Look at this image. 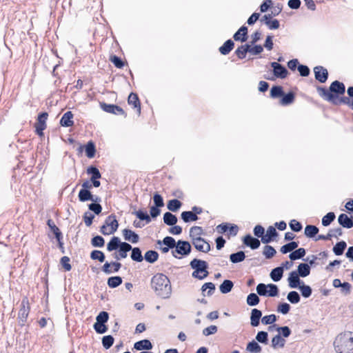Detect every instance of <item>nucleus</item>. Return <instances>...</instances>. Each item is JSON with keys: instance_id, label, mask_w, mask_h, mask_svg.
<instances>
[{"instance_id": "nucleus-61", "label": "nucleus", "mask_w": 353, "mask_h": 353, "mask_svg": "<svg viewBox=\"0 0 353 353\" xmlns=\"http://www.w3.org/2000/svg\"><path fill=\"white\" fill-rule=\"evenodd\" d=\"M276 321V316L275 314H270V315L264 316L261 319V322L264 325L272 324Z\"/></svg>"}, {"instance_id": "nucleus-12", "label": "nucleus", "mask_w": 353, "mask_h": 353, "mask_svg": "<svg viewBox=\"0 0 353 353\" xmlns=\"http://www.w3.org/2000/svg\"><path fill=\"white\" fill-rule=\"evenodd\" d=\"M122 234L125 241H130L132 243H136L139 240V235L131 230L124 229L122 231Z\"/></svg>"}, {"instance_id": "nucleus-44", "label": "nucleus", "mask_w": 353, "mask_h": 353, "mask_svg": "<svg viewBox=\"0 0 353 353\" xmlns=\"http://www.w3.org/2000/svg\"><path fill=\"white\" fill-rule=\"evenodd\" d=\"M181 206V203L177 199H172L168 201L167 208L172 212L177 211Z\"/></svg>"}, {"instance_id": "nucleus-31", "label": "nucleus", "mask_w": 353, "mask_h": 353, "mask_svg": "<svg viewBox=\"0 0 353 353\" xmlns=\"http://www.w3.org/2000/svg\"><path fill=\"white\" fill-rule=\"evenodd\" d=\"M234 286L233 282L230 280H225L220 285L219 290L221 293L227 294L230 292Z\"/></svg>"}, {"instance_id": "nucleus-33", "label": "nucleus", "mask_w": 353, "mask_h": 353, "mask_svg": "<svg viewBox=\"0 0 353 353\" xmlns=\"http://www.w3.org/2000/svg\"><path fill=\"white\" fill-rule=\"evenodd\" d=\"M249 50L250 45L245 44L239 47L236 50L235 53L240 59H243L245 57L247 52H249Z\"/></svg>"}, {"instance_id": "nucleus-59", "label": "nucleus", "mask_w": 353, "mask_h": 353, "mask_svg": "<svg viewBox=\"0 0 353 353\" xmlns=\"http://www.w3.org/2000/svg\"><path fill=\"white\" fill-rule=\"evenodd\" d=\"M268 332H266L265 331H260L257 333V334L256 336V339L259 343L267 344L268 343Z\"/></svg>"}, {"instance_id": "nucleus-38", "label": "nucleus", "mask_w": 353, "mask_h": 353, "mask_svg": "<svg viewBox=\"0 0 353 353\" xmlns=\"http://www.w3.org/2000/svg\"><path fill=\"white\" fill-rule=\"evenodd\" d=\"M294 101V94L292 92H289L282 97L280 101V104L282 105H288L292 103Z\"/></svg>"}, {"instance_id": "nucleus-45", "label": "nucleus", "mask_w": 353, "mask_h": 353, "mask_svg": "<svg viewBox=\"0 0 353 353\" xmlns=\"http://www.w3.org/2000/svg\"><path fill=\"white\" fill-rule=\"evenodd\" d=\"M287 299L289 302L292 304H296L299 303L301 297L299 293L296 291H291L287 295Z\"/></svg>"}, {"instance_id": "nucleus-4", "label": "nucleus", "mask_w": 353, "mask_h": 353, "mask_svg": "<svg viewBox=\"0 0 353 353\" xmlns=\"http://www.w3.org/2000/svg\"><path fill=\"white\" fill-rule=\"evenodd\" d=\"M118 227L119 223L116 216L111 214L105 219L104 224L101 227L100 232L104 235H110L117 230Z\"/></svg>"}, {"instance_id": "nucleus-42", "label": "nucleus", "mask_w": 353, "mask_h": 353, "mask_svg": "<svg viewBox=\"0 0 353 353\" xmlns=\"http://www.w3.org/2000/svg\"><path fill=\"white\" fill-rule=\"evenodd\" d=\"M298 247V243L296 241H292L284 245H283L281 248V252L283 254H286L292 250H295Z\"/></svg>"}, {"instance_id": "nucleus-24", "label": "nucleus", "mask_w": 353, "mask_h": 353, "mask_svg": "<svg viewBox=\"0 0 353 353\" xmlns=\"http://www.w3.org/2000/svg\"><path fill=\"white\" fill-rule=\"evenodd\" d=\"M283 274V267H277L273 269L270 272V278L272 281L277 282L279 281Z\"/></svg>"}, {"instance_id": "nucleus-46", "label": "nucleus", "mask_w": 353, "mask_h": 353, "mask_svg": "<svg viewBox=\"0 0 353 353\" xmlns=\"http://www.w3.org/2000/svg\"><path fill=\"white\" fill-rule=\"evenodd\" d=\"M158 244L163 243L164 245H166L169 247L171 249L175 248L176 242L175 241L174 239L171 236H166L165 237L162 241H158Z\"/></svg>"}, {"instance_id": "nucleus-22", "label": "nucleus", "mask_w": 353, "mask_h": 353, "mask_svg": "<svg viewBox=\"0 0 353 353\" xmlns=\"http://www.w3.org/2000/svg\"><path fill=\"white\" fill-rule=\"evenodd\" d=\"M285 340L280 334H276L272 339V347L274 349L283 347L285 345Z\"/></svg>"}, {"instance_id": "nucleus-63", "label": "nucleus", "mask_w": 353, "mask_h": 353, "mask_svg": "<svg viewBox=\"0 0 353 353\" xmlns=\"http://www.w3.org/2000/svg\"><path fill=\"white\" fill-rule=\"evenodd\" d=\"M268 288L269 289L268 290V296L274 297L278 295L279 289L276 285L268 284Z\"/></svg>"}, {"instance_id": "nucleus-54", "label": "nucleus", "mask_w": 353, "mask_h": 353, "mask_svg": "<svg viewBox=\"0 0 353 353\" xmlns=\"http://www.w3.org/2000/svg\"><path fill=\"white\" fill-rule=\"evenodd\" d=\"M114 341L111 335L104 336L102 339V345L105 349L108 350L113 345Z\"/></svg>"}, {"instance_id": "nucleus-50", "label": "nucleus", "mask_w": 353, "mask_h": 353, "mask_svg": "<svg viewBox=\"0 0 353 353\" xmlns=\"http://www.w3.org/2000/svg\"><path fill=\"white\" fill-rule=\"evenodd\" d=\"M95 152H96V150H95L94 144L91 141L88 142L87 143V145H85L86 156L88 158H92V157H94V156L95 154Z\"/></svg>"}, {"instance_id": "nucleus-36", "label": "nucleus", "mask_w": 353, "mask_h": 353, "mask_svg": "<svg viewBox=\"0 0 353 353\" xmlns=\"http://www.w3.org/2000/svg\"><path fill=\"white\" fill-rule=\"evenodd\" d=\"M79 199L81 202L90 201L92 199V194L88 190H81L79 192Z\"/></svg>"}, {"instance_id": "nucleus-57", "label": "nucleus", "mask_w": 353, "mask_h": 353, "mask_svg": "<svg viewBox=\"0 0 353 353\" xmlns=\"http://www.w3.org/2000/svg\"><path fill=\"white\" fill-rule=\"evenodd\" d=\"M91 243L92 246L101 248L104 245V239L101 236H96L92 239Z\"/></svg>"}, {"instance_id": "nucleus-55", "label": "nucleus", "mask_w": 353, "mask_h": 353, "mask_svg": "<svg viewBox=\"0 0 353 353\" xmlns=\"http://www.w3.org/2000/svg\"><path fill=\"white\" fill-rule=\"evenodd\" d=\"M335 219L334 212H328L322 219V225L323 226H328Z\"/></svg>"}, {"instance_id": "nucleus-58", "label": "nucleus", "mask_w": 353, "mask_h": 353, "mask_svg": "<svg viewBox=\"0 0 353 353\" xmlns=\"http://www.w3.org/2000/svg\"><path fill=\"white\" fill-rule=\"evenodd\" d=\"M108 318L109 314L107 312H101L96 318V323L105 324L108 321Z\"/></svg>"}, {"instance_id": "nucleus-30", "label": "nucleus", "mask_w": 353, "mask_h": 353, "mask_svg": "<svg viewBox=\"0 0 353 353\" xmlns=\"http://www.w3.org/2000/svg\"><path fill=\"white\" fill-rule=\"evenodd\" d=\"M245 259V252L243 251H239L236 253L231 254L230 255V260L233 263H237L244 261Z\"/></svg>"}, {"instance_id": "nucleus-5", "label": "nucleus", "mask_w": 353, "mask_h": 353, "mask_svg": "<svg viewBox=\"0 0 353 353\" xmlns=\"http://www.w3.org/2000/svg\"><path fill=\"white\" fill-rule=\"evenodd\" d=\"M191 249V245L189 242L179 240L176 242L175 249L172 250V254L174 258L181 259L177 254L187 256L190 253Z\"/></svg>"}, {"instance_id": "nucleus-62", "label": "nucleus", "mask_w": 353, "mask_h": 353, "mask_svg": "<svg viewBox=\"0 0 353 353\" xmlns=\"http://www.w3.org/2000/svg\"><path fill=\"white\" fill-rule=\"evenodd\" d=\"M202 291L203 292H205L207 290H208V292H207V294L208 296H210L213 294L214 290H215V285L214 283H211V282H209V283H205L204 285H203L202 286Z\"/></svg>"}, {"instance_id": "nucleus-53", "label": "nucleus", "mask_w": 353, "mask_h": 353, "mask_svg": "<svg viewBox=\"0 0 353 353\" xmlns=\"http://www.w3.org/2000/svg\"><path fill=\"white\" fill-rule=\"evenodd\" d=\"M283 95V91L281 86H273L270 90V96L272 98H277Z\"/></svg>"}, {"instance_id": "nucleus-64", "label": "nucleus", "mask_w": 353, "mask_h": 353, "mask_svg": "<svg viewBox=\"0 0 353 353\" xmlns=\"http://www.w3.org/2000/svg\"><path fill=\"white\" fill-rule=\"evenodd\" d=\"M256 292L260 296H268V285L259 283L256 286Z\"/></svg>"}, {"instance_id": "nucleus-56", "label": "nucleus", "mask_w": 353, "mask_h": 353, "mask_svg": "<svg viewBox=\"0 0 353 353\" xmlns=\"http://www.w3.org/2000/svg\"><path fill=\"white\" fill-rule=\"evenodd\" d=\"M263 254L266 259H271L276 254V250L273 247L270 245H265L264 247Z\"/></svg>"}, {"instance_id": "nucleus-52", "label": "nucleus", "mask_w": 353, "mask_h": 353, "mask_svg": "<svg viewBox=\"0 0 353 353\" xmlns=\"http://www.w3.org/2000/svg\"><path fill=\"white\" fill-rule=\"evenodd\" d=\"M90 258L92 260H98L100 262H103L105 260V255L101 251L95 250L91 252Z\"/></svg>"}, {"instance_id": "nucleus-49", "label": "nucleus", "mask_w": 353, "mask_h": 353, "mask_svg": "<svg viewBox=\"0 0 353 353\" xmlns=\"http://www.w3.org/2000/svg\"><path fill=\"white\" fill-rule=\"evenodd\" d=\"M259 301L260 299L255 293H251L247 297V304L250 306H255Z\"/></svg>"}, {"instance_id": "nucleus-3", "label": "nucleus", "mask_w": 353, "mask_h": 353, "mask_svg": "<svg viewBox=\"0 0 353 353\" xmlns=\"http://www.w3.org/2000/svg\"><path fill=\"white\" fill-rule=\"evenodd\" d=\"M190 265L194 270L192 274V277L202 280L208 276V271L206 261L194 259L190 261Z\"/></svg>"}, {"instance_id": "nucleus-47", "label": "nucleus", "mask_w": 353, "mask_h": 353, "mask_svg": "<svg viewBox=\"0 0 353 353\" xmlns=\"http://www.w3.org/2000/svg\"><path fill=\"white\" fill-rule=\"evenodd\" d=\"M132 214H135L140 221H145L146 223H149L151 221L150 216L147 214V212H144L142 210L133 212Z\"/></svg>"}, {"instance_id": "nucleus-40", "label": "nucleus", "mask_w": 353, "mask_h": 353, "mask_svg": "<svg viewBox=\"0 0 353 353\" xmlns=\"http://www.w3.org/2000/svg\"><path fill=\"white\" fill-rule=\"evenodd\" d=\"M346 246L347 244L345 241H340L334 246L333 252L337 256L341 255L343 254Z\"/></svg>"}, {"instance_id": "nucleus-28", "label": "nucleus", "mask_w": 353, "mask_h": 353, "mask_svg": "<svg viewBox=\"0 0 353 353\" xmlns=\"http://www.w3.org/2000/svg\"><path fill=\"white\" fill-rule=\"evenodd\" d=\"M181 219L185 223L190 221H195L198 220V216L196 214L191 211H185L181 213Z\"/></svg>"}, {"instance_id": "nucleus-29", "label": "nucleus", "mask_w": 353, "mask_h": 353, "mask_svg": "<svg viewBox=\"0 0 353 353\" xmlns=\"http://www.w3.org/2000/svg\"><path fill=\"white\" fill-rule=\"evenodd\" d=\"M177 221L176 216L171 212H168L163 214V221L168 225L172 226L177 223Z\"/></svg>"}, {"instance_id": "nucleus-10", "label": "nucleus", "mask_w": 353, "mask_h": 353, "mask_svg": "<svg viewBox=\"0 0 353 353\" xmlns=\"http://www.w3.org/2000/svg\"><path fill=\"white\" fill-rule=\"evenodd\" d=\"M315 79L321 83H325L328 77L327 70L323 66H316L314 68Z\"/></svg>"}, {"instance_id": "nucleus-19", "label": "nucleus", "mask_w": 353, "mask_h": 353, "mask_svg": "<svg viewBox=\"0 0 353 353\" xmlns=\"http://www.w3.org/2000/svg\"><path fill=\"white\" fill-rule=\"evenodd\" d=\"M338 221L341 225L345 228L353 227V221L345 214H341L338 218Z\"/></svg>"}, {"instance_id": "nucleus-25", "label": "nucleus", "mask_w": 353, "mask_h": 353, "mask_svg": "<svg viewBox=\"0 0 353 353\" xmlns=\"http://www.w3.org/2000/svg\"><path fill=\"white\" fill-rule=\"evenodd\" d=\"M234 46V42L231 39H228L219 48V52L222 54L226 55L233 49Z\"/></svg>"}, {"instance_id": "nucleus-20", "label": "nucleus", "mask_w": 353, "mask_h": 353, "mask_svg": "<svg viewBox=\"0 0 353 353\" xmlns=\"http://www.w3.org/2000/svg\"><path fill=\"white\" fill-rule=\"evenodd\" d=\"M248 28L245 26H242L239 30L234 34L233 38L235 41H241L244 42L247 39Z\"/></svg>"}, {"instance_id": "nucleus-8", "label": "nucleus", "mask_w": 353, "mask_h": 353, "mask_svg": "<svg viewBox=\"0 0 353 353\" xmlns=\"http://www.w3.org/2000/svg\"><path fill=\"white\" fill-rule=\"evenodd\" d=\"M101 109L108 113H112L114 114H122L126 116L124 110L119 106L114 104H107L105 103H101L100 104Z\"/></svg>"}, {"instance_id": "nucleus-23", "label": "nucleus", "mask_w": 353, "mask_h": 353, "mask_svg": "<svg viewBox=\"0 0 353 353\" xmlns=\"http://www.w3.org/2000/svg\"><path fill=\"white\" fill-rule=\"evenodd\" d=\"M203 234V230L199 226H193L190 230V236L192 241L196 239H201V235Z\"/></svg>"}, {"instance_id": "nucleus-11", "label": "nucleus", "mask_w": 353, "mask_h": 353, "mask_svg": "<svg viewBox=\"0 0 353 353\" xmlns=\"http://www.w3.org/2000/svg\"><path fill=\"white\" fill-rule=\"evenodd\" d=\"M299 276V274H296V271H292L290 273L288 282L290 288H297L302 284L301 282L303 281Z\"/></svg>"}, {"instance_id": "nucleus-9", "label": "nucleus", "mask_w": 353, "mask_h": 353, "mask_svg": "<svg viewBox=\"0 0 353 353\" xmlns=\"http://www.w3.org/2000/svg\"><path fill=\"white\" fill-rule=\"evenodd\" d=\"M192 245L196 250L204 253H208L210 250V245L204 239H196L192 241Z\"/></svg>"}, {"instance_id": "nucleus-60", "label": "nucleus", "mask_w": 353, "mask_h": 353, "mask_svg": "<svg viewBox=\"0 0 353 353\" xmlns=\"http://www.w3.org/2000/svg\"><path fill=\"white\" fill-rule=\"evenodd\" d=\"M276 331L279 332L278 334L285 338L288 337L291 334V330L288 326L277 327Z\"/></svg>"}, {"instance_id": "nucleus-17", "label": "nucleus", "mask_w": 353, "mask_h": 353, "mask_svg": "<svg viewBox=\"0 0 353 353\" xmlns=\"http://www.w3.org/2000/svg\"><path fill=\"white\" fill-rule=\"evenodd\" d=\"M276 236L277 232L276 229L273 226H270L267 230L266 234L262 236L261 241L263 243H268L272 240V238Z\"/></svg>"}, {"instance_id": "nucleus-7", "label": "nucleus", "mask_w": 353, "mask_h": 353, "mask_svg": "<svg viewBox=\"0 0 353 353\" xmlns=\"http://www.w3.org/2000/svg\"><path fill=\"white\" fill-rule=\"evenodd\" d=\"M271 67L273 69V74L276 78L285 79L288 76V70L281 64L272 62Z\"/></svg>"}, {"instance_id": "nucleus-51", "label": "nucleus", "mask_w": 353, "mask_h": 353, "mask_svg": "<svg viewBox=\"0 0 353 353\" xmlns=\"http://www.w3.org/2000/svg\"><path fill=\"white\" fill-rule=\"evenodd\" d=\"M87 173L91 174L90 179H99L101 177V174L96 167L90 166L87 169Z\"/></svg>"}, {"instance_id": "nucleus-39", "label": "nucleus", "mask_w": 353, "mask_h": 353, "mask_svg": "<svg viewBox=\"0 0 353 353\" xmlns=\"http://www.w3.org/2000/svg\"><path fill=\"white\" fill-rule=\"evenodd\" d=\"M131 259L132 260L137 262H141L143 260V257L141 254V251L139 248H132Z\"/></svg>"}, {"instance_id": "nucleus-16", "label": "nucleus", "mask_w": 353, "mask_h": 353, "mask_svg": "<svg viewBox=\"0 0 353 353\" xmlns=\"http://www.w3.org/2000/svg\"><path fill=\"white\" fill-rule=\"evenodd\" d=\"M60 124L64 127H71L73 125V114L72 112L68 111L62 116Z\"/></svg>"}, {"instance_id": "nucleus-41", "label": "nucleus", "mask_w": 353, "mask_h": 353, "mask_svg": "<svg viewBox=\"0 0 353 353\" xmlns=\"http://www.w3.org/2000/svg\"><path fill=\"white\" fill-rule=\"evenodd\" d=\"M122 283V279L119 276H112L108 279V285L111 288L118 287Z\"/></svg>"}, {"instance_id": "nucleus-32", "label": "nucleus", "mask_w": 353, "mask_h": 353, "mask_svg": "<svg viewBox=\"0 0 353 353\" xmlns=\"http://www.w3.org/2000/svg\"><path fill=\"white\" fill-rule=\"evenodd\" d=\"M121 241L119 237L113 236L107 245V250L109 252L117 250L121 245Z\"/></svg>"}, {"instance_id": "nucleus-26", "label": "nucleus", "mask_w": 353, "mask_h": 353, "mask_svg": "<svg viewBox=\"0 0 353 353\" xmlns=\"http://www.w3.org/2000/svg\"><path fill=\"white\" fill-rule=\"evenodd\" d=\"M158 259L159 254L154 250H148L145 253L144 259L150 263H154Z\"/></svg>"}, {"instance_id": "nucleus-2", "label": "nucleus", "mask_w": 353, "mask_h": 353, "mask_svg": "<svg viewBox=\"0 0 353 353\" xmlns=\"http://www.w3.org/2000/svg\"><path fill=\"white\" fill-rule=\"evenodd\" d=\"M317 90L319 95L324 99L336 103V96L332 92L342 94L345 92V88L343 83L335 81L330 85V90L323 88H318Z\"/></svg>"}, {"instance_id": "nucleus-27", "label": "nucleus", "mask_w": 353, "mask_h": 353, "mask_svg": "<svg viewBox=\"0 0 353 353\" xmlns=\"http://www.w3.org/2000/svg\"><path fill=\"white\" fill-rule=\"evenodd\" d=\"M310 273V268L307 263H301L298 266L296 274L301 277H305Z\"/></svg>"}, {"instance_id": "nucleus-43", "label": "nucleus", "mask_w": 353, "mask_h": 353, "mask_svg": "<svg viewBox=\"0 0 353 353\" xmlns=\"http://www.w3.org/2000/svg\"><path fill=\"white\" fill-rule=\"evenodd\" d=\"M302 284L299 287L301 291V295L304 298H308L311 296L312 290L310 286L305 285L304 282H301Z\"/></svg>"}, {"instance_id": "nucleus-48", "label": "nucleus", "mask_w": 353, "mask_h": 353, "mask_svg": "<svg viewBox=\"0 0 353 353\" xmlns=\"http://www.w3.org/2000/svg\"><path fill=\"white\" fill-rule=\"evenodd\" d=\"M48 225L49 226V228L51 229V230L54 234L57 241H60L61 233L59 229L56 226V225L54 223V222L50 219H49L48 221Z\"/></svg>"}, {"instance_id": "nucleus-15", "label": "nucleus", "mask_w": 353, "mask_h": 353, "mask_svg": "<svg viewBox=\"0 0 353 353\" xmlns=\"http://www.w3.org/2000/svg\"><path fill=\"white\" fill-rule=\"evenodd\" d=\"M262 316V312L258 309H252L250 316V324L253 327H256L259 325L260 319Z\"/></svg>"}, {"instance_id": "nucleus-14", "label": "nucleus", "mask_w": 353, "mask_h": 353, "mask_svg": "<svg viewBox=\"0 0 353 353\" xmlns=\"http://www.w3.org/2000/svg\"><path fill=\"white\" fill-rule=\"evenodd\" d=\"M132 250V246L126 242H122L119 246V254L115 256L117 260L127 257V252Z\"/></svg>"}, {"instance_id": "nucleus-34", "label": "nucleus", "mask_w": 353, "mask_h": 353, "mask_svg": "<svg viewBox=\"0 0 353 353\" xmlns=\"http://www.w3.org/2000/svg\"><path fill=\"white\" fill-rule=\"evenodd\" d=\"M319 232V228L315 225H308L305 228V235L309 238H313Z\"/></svg>"}, {"instance_id": "nucleus-37", "label": "nucleus", "mask_w": 353, "mask_h": 353, "mask_svg": "<svg viewBox=\"0 0 353 353\" xmlns=\"http://www.w3.org/2000/svg\"><path fill=\"white\" fill-rule=\"evenodd\" d=\"M305 254V250L303 248H301L291 252L289 255V257L292 261H294L303 258Z\"/></svg>"}, {"instance_id": "nucleus-13", "label": "nucleus", "mask_w": 353, "mask_h": 353, "mask_svg": "<svg viewBox=\"0 0 353 353\" xmlns=\"http://www.w3.org/2000/svg\"><path fill=\"white\" fill-rule=\"evenodd\" d=\"M243 243L252 250L257 249L260 246L259 240L252 237L250 234H248L244 237Z\"/></svg>"}, {"instance_id": "nucleus-18", "label": "nucleus", "mask_w": 353, "mask_h": 353, "mask_svg": "<svg viewBox=\"0 0 353 353\" xmlns=\"http://www.w3.org/2000/svg\"><path fill=\"white\" fill-rule=\"evenodd\" d=\"M128 102L129 105H131L134 108L137 109L139 114H141V104L137 94L134 92L130 93L128 99Z\"/></svg>"}, {"instance_id": "nucleus-6", "label": "nucleus", "mask_w": 353, "mask_h": 353, "mask_svg": "<svg viewBox=\"0 0 353 353\" xmlns=\"http://www.w3.org/2000/svg\"><path fill=\"white\" fill-rule=\"evenodd\" d=\"M30 312V306L28 299L27 298L23 299L21 303V308L19 312V319L20 322L23 324L26 322Z\"/></svg>"}, {"instance_id": "nucleus-35", "label": "nucleus", "mask_w": 353, "mask_h": 353, "mask_svg": "<svg viewBox=\"0 0 353 353\" xmlns=\"http://www.w3.org/2000/svg\"><path fill=\"white\" fill-rule=\"evenodd\" d=\"M261 350V347L255 341L250 342L246 347V350L250 353H260Z\"/></svg>"}, {"instance_id": "nucleus-21", "label": "nucleus", "mask_w": 353, "mask_h": 353, "mask_svg": "<svg viewBox=\"0 0 353 353\" xmlns=\"http://www.w3.org/2000/svg\"><path fill=\"white\" fill-rule=\"evenodd\" d=\"M134 347L137 350H151L152 348V345L151 342L148 339L141 340L137 341L134 343Z\"/></svg>"}, {"instance_id": "nucleus-1", "label": "nucleus", "mask_w": 353, "mask_h": 353, "mask_svg": "<svg viewBox=\"0 0 353 353\" xmlns=\"http://www.w3.org/2000/svg\"><path fill=\"white\" fill-rule=\"evenodd\" d=\"M151 286L157 295L163 299H168L171 295L170 281L168 276L163 274L158 273L153 276L151 280Z\"/></svg>"}]
</instances>
